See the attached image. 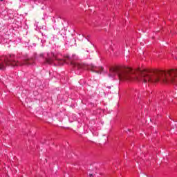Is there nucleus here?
<instances>
[{
  "instance_id": "1",
  "label": "nucleus",
  "mask_w": 177,
  "mask_h": 177,
  "mask_svg": "<svg viewBox=\"0 0 177 177\" xmlns=\"http://www.w3.org/2000/svg\"><path fill=\"white\" fill-rule=\"evenodd\" d=\"M117 75L120 81H138L144 82V84H147V82H163L164 84L172 82V84H175L177 70L171 69L167 72L150 69L133 71L128 67H115L109 70V77L113 78Z\"/></svg>"
},
{
  "instance_id": "2",
  "label": "nucleus",
  "mask_w": 177,
  "mask_h": 177,
  "mask_svg": "<svg viewBox=\"0 0 177 177\" xmlns=\"http://www.w3.org/2000/svg\"><path fill=\"white\" fill-rule=\"evenodd\" d=\"M31 64H34L33 59H28L24 60L23 62H19L15 60V55H10L0 57V70H5L6 66L15 67V66H31Z\"/></svg>"
},
{
  "instance_id": "3",
  "label": "nucleus",
  "mask_w": 177,
  "mask_h": 177,
  "mask_svg": "<svg viewBox=\"0 0 177 177\" xmlns=\"http://www.w3.org/2000/svg\"><path fill=\"white\" fill-rule=\"evenodd\" d=\"M91 71L93 73H96L97 74H100V73L103 71V67L92 66Z\"/></svg>"
},
{
  "instance_id": "4",
  "label": "nucleus",
  "mask_w": 177,
  "mask_h": 177,
  "mask_svg": "<svg viewBox=\"0 0 177 177\" xmlns=\"http://www.w3.org/2000/svg\"><path fill=\"white\" fill-rule=\"evenodd\" d=\"M71 64L73 67H77V68H82V64L77 63V62H74L71 59Z\"/></svg>"
},
{
  "instance_id": "5",
  "label": "nucleus",
  "mask_w": 177,
  "mask_h": 177,
  "mask_svg": "<svg viewBox=\"0 0 177 177\" xmlns=\"http://www.w3.org/2000/svg\"><path fill=\"white\" fill-rule=\"evenodd\" d=\"M46 63H47L48 64H52L53 63V59H52V58L46 59Z\"/></svg>"
},
{
  "instance_id": "6",
  "label": "nucleus",
  "mask_w": 177,
  "mask_h": 177,
  "mask_svg": "<svg viewBox=\"0 0 177 177\" xmlns=\"http://www.w3.org/2000/svg\"><path fill=\"white\" fill-rule=\"evenodd\" d=\"M88 176L92 177V176H93V174H90L88 175Z\"/></svg>"
},
{
  "instance_id": "7",
  "label": "nucleus",
  "mask_w": 177,
  "mask_h": 177,
  "mask_svg": "<svg viewBox=\"0 0 177 177\" xmlns=\"http://www.w3.org/2000/svg\"><path fill=\"white\" fill-rule=\"evenodd\" d=\"M40 56L42 57V56H44V55H43V54H41Z\"/></svg>"
},
{
  "instance_id": "8",
  "label": "nucleus",
  "mask_w": 177,
  "mask_h": 177,
  "mask_svg": "<svg viewBox=\"0 0 177 177\" xmlns=\"http://www.w3.org/2000/svg\"><path fill=\"white\" fill-rule=\"evenodd\" d=\"M82 37H85L84 35H82Z\"/></svg>"
},
{
  "instance_id": "9",
  "label": "nucleus",
  "mask_w": 177,
  "mask_h": 177,
  "mask_svg": "<svg viewBox=\"0 0 177 177\" xmlns=\"http://www.w3.org/2000/svg\"><path fill=\"white\" fill-rule=\"evenodd\" d=\"M0 1H1V2H2V1H3V0H0Z\"/></svg>"
}]
</instances>
